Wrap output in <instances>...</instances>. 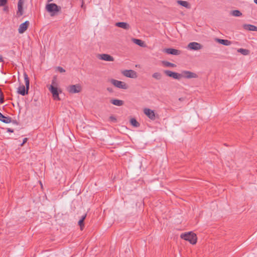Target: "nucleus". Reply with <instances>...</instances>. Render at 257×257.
Listing matches in <instances>:
<instances>
[{
    "mask_svg": "<svg viewBox=\"0 0 257 257\" xmlns=\"http://www.w3.org/2000/svg\"><path fill=\"white\" fill-rule=\"evenodd\" d=\"M107 90L110 91V89L108 88Z\"/></svg>",
    "mask_w": 257,
    "mask_h": 257,
    "instance_id": "nucleus-40",
    "label": "nucleus"
},
{
    "mask_svg": "<svg viewBox=\"0 0 257 257\" xmlns=\"http://www.w3.org/2000/svg\"><path fill=\"white\" fill-rule=\"evenodd\" d=\"M3 61V57L1 55H0V62H2Z\"/></svg>",
    "mask_w": 257,
    "mask_h": 257,
    "instance_id": "nucleus-37",
    "label": "nucleus"
},
{
    "mask_svg": "<svg viewBox=\"0 0 257 257\" xmlns=\"http://www.w3.org/2000/svg\"><path fill=\"white\" fill-rule=\"evenodd\" d=\"M28 139L25 138L23 139L22 143L20 145L21 146H23L27 141Z\"/></svg>",
    "mask_w": 257,
    "mask_h": 257,
    "instance_id": "nucleus-33",
    "label": "nucleus"
},
{
    "mask_svg": "<svg viewBox=\"0 0 257 257\" xmlns=\"http://www.w3.org/2000/svg\"><path fill=\"white\" fill-rule=\"evenodd\" d=\"M67 91L70 93H76L80 92L81 87L80 84L71 85L69 86L67 88Z\"/></svg>",
    "mask_w": 257,
    "mask_h": 257,
    "instance_id": "nucleus-6",
    "label": "nucleus"
},
{
    "mask_svg": "<svg viewBox=\"0 0 257 257\" xmlns=\"http://www.w3.org/2000/svg\"><path fill=\"white\" fill-rule=\"evenodd\" d=\"M111 103L114 105L120 106L123 104V101L119 99H112L110 101Z\"/></svg>",
    "mask_w": 257,
    "mask_h": 257,
    "instance_id": "nucleus-20",
    "label": "nucleus"
},
{
    "mask_svg": "<svg viewBox=\"0 0 257 257\" xmlns=\"http://www.w3.org/2000/svg\"><path fill=\"white\" fill-rule=\"evenodd\" d=\"M162 63L166 67H174L176 66L175 64L172 63L171 62H169L168 61H163Z\"/></svg>",
    "mask_w": 257,
    "mask_h": 257,
    "instance_id": "nucleus-26",
    "label": "nucleus"
},
{
    "mask_svg": "<svg viewBox=\"0 0 257 257\" xmlns=\"http://www.w3.org/2000/svg\"><path fill=\"white\" fill-rule=\"evenodd\" d=\"M4 102V94L0 88V104H3Z\"/></svg>",
    "mask_w": 257,
    "mask_h": 257,
    "instance_id": "nucleus-28",
    "label": "nucleus"
},
{
    "mask_svg": "<svg viewBox=\"0 0 257 257\" xmlns=\"http://www.w3.org/2000/svg\"><path fill=\"white\" fill-rule=\"evenodd\" d=\"M131 123L135 127H139L140 126L139 123L137 121L135 118H132L130 120Z\"/></svg>",
    "mask_w": 257,
    "mask_h": 257,
    "instance_id": "nucleus-27",
    "label": "nucleus"
},
{
    "mask_svg": "<svg viewBox=\"0 0 257 257\" xmlns=\"http://www.w3.org/2000/svg\"><path fill=\"white\" fill-rule=\"evenodd\" d=\"M8 3V0H0V7L6 6Z\"/></svg>",
    "mask_w": 257,
    "mask_h": 257,
    "instance_id": "nucleus-29",
    "label": "nucleus"
},
{
    "mask_svg": "<svg viewBox=\"0 0 257 257\" xmlns=\"http://www.w3.org/2000/svg\"><path fill=\"white\" fill-rule=\"evenodd\" d=\"M243 27L245 30H246L250 31H257V27L252 25L244 24L243 25Z\"/></svg>",
    "mask_w": 257,
    "mask_h": 257,
    "instance_id": "nucleus-17",
    "label": "nucleus"
},
{
    "mask_svg": "<svg viewBox=\"0 0 257 257\" xmlns=\"http://www.w3.org/2000/svg\"><path fill=\"white\" fill-rule=\"evenodd\" d=\"M46 9L48 12L51 13V16H53L60 10L61 8L55 4L51 3L47 5Z\"/></svg>",
    "mask_w": 257,
    "mask_h": 257,
    "instance_id": "nucleus-3",
    "label": "nucleus"
},
{
    "mask_svg": "<svg viewBox=\"0 0 257 257\" xmlns=\"http://www.w3.org/2000/svg\"><path fill=\"white\" fill-rule=\"evenodd\" d=\"M162 76V74L159 72H155V73H153L152 75V77L154 79L158 80L161 79Z\"/></svg>",
    "mask_w": 257,
    "mask_h": 257,
    "instance_id": "nucleus-24",
    "label": "nucleus"
},
{
    "mask_svg": "<svg viewBox=\"0 0 257 257\" xmlns=\"http://www.w3.org/2000/svg\"><path fill=\"white\" fill-rule=\"evenodd\" d=\"M177 3L185 8L188 9L190 8L189 3L186 1L179 0L177 1Z\"/></svg>",
    "mask_w": 257,
    "mask_h": 257,
    "instance_id": "nucleus-21",
    "label": "nucleus"
},
{
    "mask_svg": "<svg viewBox=\"0 0 257 257\" xmlns=\"http://www.w3.org/2000/svg\"><path fill=\"white\" fill-rule=\"evenodd\" d=\"M124 76L131 78H135L137 77V73L133 70H126L122 72Z\"/></svg>",
    "mask_w": 257,
    "mask_h": 257,
    "instance_id": "nucleus-10",
    "label": "nucleus"
},
{
    "mask_svg": "<svg viewBox=\"0 0 257 257\" xmlns=\"http://www.w3.org/2000/svg\"><path fill=\"white\" fill-rule=\"evenodd\" d=\"M133 41L135 44H136L137 45H138L140 46H141V47L144 46V43L141 40L134 39Z\"/></svg>",
    "mask_w": 257,
    "mask_h": 257,
    "instance_id": "nucleus-25",
    "label": "nucleus"
},
{
    "mask_svg": "<svg viewBox=\"0 0 257 257\" xmlns=\"http://www.w3.org/2000/svg\"><path fill=\"white\" fill-rule=\"evenodd\" d=\"M202 46L197 42H191L189 43L187 48L189 50H198L202 49Z\"/></svg>",
    "mask_w": 257,
    "mask_h": 257,
    "instance_id": "nucleus-8",
    "label": "nucleus"
},
{
    "mask_svg": "<svg viewBox=\"0 0 257 257\" xmlns=\"http://www.w3.org/2000/svg\"><path fill=\"white\" fill-rule=\"evenodd\" d=\"M144 112L151 119H155V114L153 110L149 108H145L144 109Z\"/></svg>",
    "mask_w": 257,
    "mask_h": 257,
    "instance_id": "nucleus-14",
    "label": "nucleus"
},
{
    "mask_svg": "<svg viewBox=\"0 0 257 257\" xmlns=\"http://www.w3.org/2000/svg\"><path fill=\"white\" fill-rule=\"evenodd\" d=\"M164 73L169 76L175 79H180L182 77V75L181 74L178 73L177 72H172L170 70H166L164 71Z\"/></svg>",
    "mask_w": 257,
    "mask_h": 257,
    "instance_id": "nucleus-7",
    "label": "nucleus"
},
{
    "mask_svg": "<svg viewBox=\"0 0 257 257\" xmlns=\"http://www.w3.org/2000/svg\"><path fill=\"white\" fill-rule=\"evenodd\" d=\"M110 82L114 86L118 88L126 89L128 88L127 85L124 82L113 79L110 80Z\"/></svg>",
    "mask_w": 257,
    "mask_h": 257,
    "instance_id": "nucleus-5",
    "label": "nucleus"
},
{
    "mask_svg": "<svg viewBox=\"0 0 257 257\" xmlns=\"http://www.w3.org/2000/svg\"><path fill=\"white\" fill-rule=\"evenodd\" d=\"M254 3H255L257 5V0H253Z\"/></svg>",
    "mask_w": 257,
    "mask_h": 257,
    "instance_id": "nucleus-38",
    "label": "nucleus"
},
{
    "mask_svg": "<svg viewBox=\"0 0 257 257\" xmlns=\"http://www.w3.org/2000/svg\"><path fill=\"white\" fill-rule=\"evenodd\" d=\"M57 70L58 71H59L60 73H63V72H65V70L64 69H63L62 67H60V66L57 67Z\"/></svg>",
    "mask_w": 257,
    "mask_h": 257,
    "instance_id": "nucleus-30",
    "label": "nucleus"
},
{
    "mask_svg": "<svg viewBox=\"0 0 257 257\" xmlns=\"http://www.w3.org/2000/svg\"><path fill=\"white\" fill-rule=\"evenodd\" d=\"M3 11L5 12H8L9 11V7L8 6H4Z\"/></svg>",
    "mask_w": 257,
    "mask_h": 257,
    "instance_id": "nucleus-34",
    "label": "nucleus"
},
{
    "mask_svg": "<svg viewBox=\"0 0 257 257\" xmlns=\"http://www.w3.org/2000/svg\"><path fill=\"white\" fill-rule=\"evenodd\" d=\"M182 77H184L187 79L193 78L197 77V75L193 72L189 71H184L181 74Z\"/></svg>",
    "mask_w": 257,
    "mask_h": 257,
    "instance_id": "nucleus-9",
    "label": "nucleus"
},
{
    "mask_svg": "<svg viewBox=\"0 0 257 257\" xmlns=\"http://www.w3.org/2000/svg\"><path fill=\"white\" fill-rule=\"evenodd\" d=\"M78 225L80 226L81 229H82V227L84 226L83 220H79L78 221Z\"/></svg>",
    "mask_w": 257,
    "mask_h": 257,
    "instance_id": "nucleus-31",
    "label": "nucleus"
},
{
    "mask_svg": "<svg viewBox=\"0 0 257 257\" xmlns=\"http://www.w3.org/2000/svg\"><path fill=\"white\" fill-rule=\"evenodd\" d=\"M181 237L184 239L189 241L192 244H195L197 241L196 234L192 233L191 232L182 234Z\"/></svg>",
    "mask_w": 257,
    "mask_h": 257,
    "instance_id": "nucleus-2",
    "label": "nucleus"
},
{
    "mask_svg": "<svg viewBox=\"0 0 257 257\" xmlns=\"http://www.w3.org/2000/svg\"><path fill=\"white\" fill-rule=\"evenodd\" d=\"M216 41L219 43L222 44L225 46H229L231 44V42L227 40L220 39L217 38Z\"/></svg>",
    "mask_w": 257,
    "mask_h": 257,
    "instance_id": "nucleus-19",
    "label": "nucleus"
},
{
    "mask_svg": "<svg viewBox=\"0 0 257 257\" xmlns=\"http://www.w3.org/2000/svg\"><path fill=\"white\" fill-rule=\"evenodd\" d=\"M24 77L26 86L20 85L18 88V93L23 96H25L28 93L30 86L29 78L26 73H24Z\"/></svg>",
    "mask_w": 257,
    "mask_h": 257,
    "instance_id": "nucleus-1",
    "label": "nucleus"
},
{
    "mask_svg": "<svg viewBox=\"0 0 257 257\" xmlns=\"http://www.w3.org/2000/svg\"><path fill=\"white\" fill-rule=\"evenodd\" d=\"M24 2L23 0H19L18 1L17 14L20 16L23 15V6Z\"/></svg>",
    "mask_w": 257,
    "mask_h": 257,
    "instance_id": "nucleus-15",
    "label": "nucleus"
},
{
    "mask_svg": "<svg viewBox=\"0 0 257 257\" xmlns=\"http://www.w3.org/2000/svg\"><path fill=\"white\" fill-rule=\"evenodd\" d=\"M29 25V22L27 21L21 24L18 29V32L20 34L24 33L28 29Z\"/></svg>",
    "mask_w": 257,
    "mask_h": 257,
    "instance_id": "nucleus-11",
    "label": "nucleus"
},
{
    "mask_svg": "<svg viewBox=\"0 0 257 257\" xmlns=\"http://www.w3.org/2000/svg\"><path fill=\"white\" fill-rule=\"evenodd\" d=\"M48 2H52L53 0H47Z\"/></svg>",
    "mask_w": 257,
    "mask_h": 257,
    "instance_id": "nucleus-39",
    "label": "nucleus"
},
{
    "mask_svg": "<svg viewBox=\"0 0 257 257\" xmlns=\"http://www.w3.org/2000/svg\"><path fill=\"white\" fill-rule=\"evenodd\" d=\"M52 84L50 85L49 89L52 93L53 97L55 100H59V93L58 92L57 88L54 87L53 85L56 83V78H54L52 80Z\"/></svg>",
    "mask_w": 257,
    "mask_h": 257,
    "instance_id": "nucleus-4",
    "label": "nucleus"
},
{
    "mask_svg": "<svg viewBox=\"0 0 257 257\" xmlns=\"http://www.w3.org/2000/svg\"><path fill=\"white\" fill-rule=\"evenodd\" d=\"M163 51L168 54H171L173 55H179L181 54V51L180 50L173 48L165 49Z\"/></svg>",
    "mask_w": 257,
    "mask_h": 257,
    "instance_id": "nucleus-12",
    "label": "nucleus"
},
{
    "mask_svg": "<svg viewBox=\"0 0 257 257\" xmlns=\"http://www.w3.org/2000/svg\"><path fill=\"white\" fill-rule=\"evenodd\" d=\"M98 58L100 59L106 61H113L114 58L111 56L106 54H102L98 55Z\"/></svg>",
    "mask_w": 257,
    "mask_h": 257,
    "instance_id": "nucleus-13",
    "label": "nucleus"
},
{
    "mask_svg": "<svg viewBox=\"0 0 257 257\" xmlns=\"http://www.w3.org/2000/svg\"><path fill=\"white\" fill-rule=\"evenodd\" d=\"M115 26L125 30H128L130 28L129 24L125 22H118L115 24Z\"/></svg>",
    "mask_w": 257,
    "mask_h": 257,
    "instance_id": "nucleus-16",
    "label": "nucleus"
},
{
    "mask_svg": "<svg viewBox=\"0 0 257 257\" xmlns=\"http://www.w3.org/2000/svg\"><path fill=\"white\" fill-rule=\"evenodd\" d=\"M8 132L13 133L14 131H13V130L12 129H11V128H8Z\"/></svg>",
    "mask_w": 257,
    "mask_h": 257,
    "instance_id": "nucleus-36",
    "label": "nucleus"
},
{
    "mask_svg": "<svg viewBox=\"0 0 257 257\" xmlns=\"http://www.w3.org/2000/svg\"><path fill=\"white\" fill-rule=\"evenodd\" d=\"M237 52L241 53L243 55L246 56L249 54V51L247 49L239 48L237 49Z\"/></svg>",
    "mask_w": 257,
    "mask_h": 257,
    "instance_id": "nucleus-22",
    "label": "nucleus"
},
{
    "mask_svg": "<svg viewBox=\"0 0 257 257\" xmlns=\"http://www.w3.org/2000/svg\"><path fill=\"white\" fill-rule=\"evenodd\" d=\"M230 14L234 17H240L242 15V13L238 10H233L231 11Z\"/></svg>",
    "mask_w": 257,
    "mask_h": 257,
    "instance_id": "nucleus-23",
    "label": "nucleus"
},
{
    "mask_svg": "<svg viewBox=\"0 0 257 257\" xmlns=\"http://www.w3.org/2000/svg\"><path fill=\"white\" fill-rule=\"evenodd\" d=\"M0 120L3 122L8 123L11 122V118L10 117L4 115L1 112H0Z\"/></svg>",
    "mask_w": 257,
    "mask_h": 257,
    "instance_id": "nucleus-18",
    "label": "nucleus"
},
{
    "mask_svg": "<svg viewBox=\"0 0 257 257\" xmlns=\"http://www.w3.org/2000/svg\"><path fill=\"white\" fill-rule=\"evenodd\" d=\"M86 214H85L84 215H83L82 217H81V218L80 219L81 220H83V221H84V219H85L86 218Z\"/></svg>",
    "mask_w": 257,
    "mask_h": 257,
    "instance_id": "nucleus-35",
    "label": "nucleus"
},
{
    "mask_svg": "<svg viewBox=\"0 0 257 257\" xmlns=\"http://www.w3.org/2000/svg\"><path fill=\"white\" fill-rule=\"evenodd\" d=\"M109 119L111 121H113V122H116V119L115 117H114L113 116H110L109 118Z\"/></svg>",
    "mask_w": 257,
    "mask_h": 257,
    "instance_id": "nucleus-32",
    "label": "nucleus"
}]
</instances>
